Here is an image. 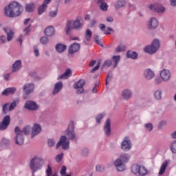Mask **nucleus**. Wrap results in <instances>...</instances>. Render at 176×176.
<instances>
[{
    "label": "nucleus",
    "instance_id": "27",
    "mask_svg": "<svg viewBox=\"0 0 176 176\" xmlns=\"http://www.w3.org/2000/svg\"><path fill=\"white\" fill-rule=\"evenodd\" d=\"M16 93V88L15 87H10L6 89L3 92V96H10V94H14Z\"/></svg>",
    "mask_w": 176,
    "mask_h": 176
},
{
    "label": "nucleus",
    "instance_id": "33",
    "mask_svg": "<svg viewBox=\"0 0 176 176\" xmlns=\"http://www.w3.org/2000/svg\"><path fill=\"white\" fill-rule=\"evenodd\" d=\"M34 9H35V4H34V3L26 4L25 10L28 12V13L34 12Z\"/></svg>",
    "mask_w": 176,
    "mask_h": 176
},
{
    "label": "nucleus",
    "instance_id": "4",
    "mask_svg": "<svg viewBox=\"0 0 176 176\" xmlns=\"http://www.w3.org/2000/svg\"><path fill=\"white\" fill-rule=\"evenodd\" d=\"M80 21H82V17L80 16H78L75 21H68L66 27L65 28V31L67 35L69 34V31H71V30H78L79 28H82L83 25L80 23Z\"/></svg>",
    "mask_w": 176,
    "mask_h": 176
},
{
    "label": "nucleus",
    "instance_id": "45",
    "mask_svg": "<svg viewBox=\"0 0 176 176\" xmlns=\"http://www.w3.org/2000/svg\"><path fill=\"white\" fill-rule=\"evenodd\" d=\"M101 65V61H98L96 66L94 67L91 70V74H94L95 71H97L100 69V66Z\"/></svg>",
    "mask_w": 176,
    "mask_h": 176
},
{
    "label": "nucleus",
    "instance_id": "6",
    "mask_svg": "<svg viewBox=\"0 0 176 176\" xmlns=\"http://www.w3.org/2000/svg\"><path fill=\"white\" fill-rule=\"evenodd\" d=\"M131 172L137 176H145L148 174V169L144 166L135 164L131 166Z\"/></svg>",
    "mask_w": 176,
    "mask_h": 176
},
{
    "label": "nucleus",
    "instance_id": "36",
    "mask_svg": "<svg viewBox=\"0 0 176 176\" xmlns=\"http://www.w3.org/2000/svg\"><path fill=\"white\" fill-rule=\"evenodd\" d=\"M124 6H126V1L124 0L118 1L115 4L116 9H120V8H123Z\"/></svg>",
    "mask_w": 176,
    "mask_h": 176
},
{
    "label": "nucleus",
    "instance_id": "17",
    "mask_svg": "<svg viewBox=\"0 0 176 176\" xmlns=\"http://www.w3.org/2000/svg\"><path fill=\"white\" fill-rule=\"evenodd\" d=\"M160 76L162 80L167 81L170 80L171 74H170V71H168V69H164L161 71Z\"/></svg>",
    "mask_w": 176,
    "mask_h": 176
},
{
    "label": "nucleus",
    "instance_id": "47",
    "mask_svg": "<svg viewBox=\"0 0 176 176\" xmlns=\"http://www.w3.org/2000/svg\"><path fill=\"white\" fill-rule=\"evenodd\" d=\"M63 157H64V154L61 153V154L56 155L55 159L58 163H60V162H61L63 160Z\"/></svg>",
    "mask_w": 176,
    "mask_h": 176
},
{
    "label": "nucleus",
    "instance_id": "40",
    "mask_svg": "<svg viewBox=\"0 0 176 176\" xmlns=\"http://www.w3.org/2000/svg\"><path fill=\"white\" fill-rule=\"evenodd\" d=\"M93 36V33L91 32V31L89 29L87 30L86 31V34H85V38L87 39V41H90V39H91V36Z\"/></svg>",
    "mask_w": 176,
    "mask_h": 176
},
{
    "label": "nucleus",
    "instance_id": "8",
    "mask_svg": "<svg viewBox=\"0 0 176 176\" xmlns=\"http://www.w3.org/2000/svg\"><path fill=\"white\" fill-rule=\"evenodd\" d=\"M148 8L150 10H152V12H156L157 13H164L166 10V8L160 3H155L154 5L150 4Z\"/></svg>",
    "mask_w": 176,
    "mask_h": 176
},
{
    "label": "nucleus",
    "instance_id": "54",
    "mask_svg": "<svg viewBox=\"0 0 176 176\" xmlns=\"http://www.w3.org/2000/svg\"><path fill=\"white\" fill-rule=\"evenodd\" d=\"M60 173L61 175H65V174H67V167H65V166H62Z\"/></svg>",
    "mask_w": 176,
    "mask_h": 176
},
{
    "label": "nucleus",
    "instance_id": "34",
    "mask_svg": "<svg viewBox=\"0 0 176 176\" xmlns=\"http://www.w3.org/2000/svg\"><path fill=\"white\" fill-rule=\"evenodd\" d=\"M120 159L122 160L123 163H127V162L130 160V155L127 153L122 154L120 156Z\"/></svg>",
    "mask_w": 176,
    "mask_h": 176
},
{
    "label": "nucleus",
    "instance_id": "42",
    "mask_svg": "<svg viewBox=\"0 0 176 176\" xmlns=\"http://www.w3.org/2000/svg\"><path fill=\"white\" fill-rule=\"evenodd\" d=\"M154 97L156 100H162V91H156L154 94Z\"/></svg>",
    "mask_w": 176,
    "mask_h": 176
},
{
    "label": "nucleus",
    "instance_id": "25",
    "mask_svg": "<svg viewBox=\"0 0 176 176\" xmlns=\"http://www.w3.org/2000/svg\"><path fill=\"white\" fill-rule=\"evenodd\" d=\"M144 74L146 79H148V80L155 78V73L153 71L151 70V69H146Z\"/></svg>",
    "mask_w": 176,
    "mask_h": 176
},
{
    "label": "nucleus",
    "instance_id": "32",
    "mask_svg": "<svg viewBox=\"0 0 176 176\" xmlns=\"http://www.w3.org/2000/svg\"><path fill=\"white\" fill-rule=\"evenodd\" d=\"M126 57L127 58H133V60H135V58L138 57V54L135 52L128 51L126 53Z\"/></svg>",
    "mask_w": 176,
    "mask_h": 176
},
{
    "label": "nucleus",
    "instance_id": "59",
    "mask_svg": "<svg viewBox=\"0 0 176 176\" xmlns=\"http://www.w3.org/2000/svg\"><path fill=\"white\" fill-rule=\"evenodd\" d=\"M155 83L156 85H160V83H162V78H160V77H157L155 78Z\"/></svg>",
    "mask_w": 176,
    "mask_h": 176
},
{
    "label": "nucleus",
    "instance_id": "30",
    "mask_svg": "<svg viewBox=\"0 0 176 176\" xmlns=\"http://www.w3.org/2000/svg\"><path fill=\"white\" fill-rule=\"evenodd\" d=\"M56 49L58 53H63V52L67 50V45L62 43H58L56 45Z\"/></svg>",
    "mask_w": 176,
    "mask_h": 176
},
{
    "label": "nucleus",
    "instance_id": "53",
    "mask_svg": "<svg viewBox=\"0 0 176 176\" xmlns=\"http://www.w3.org/2000/svg\"><path fill=\"white\" fill-rule=\"evenodd\" d=\"M47 144L49 146H54V145H56V142L53 139H49L47 141Z\"/></svg>",
    "mask_w": 176,
    "mask_h": 176
},
{
    "label": "nucleus",
    "instance_id": "2",
    "mask_svg": "<svg viewBox=\"0 0 176 176\" xmlns=\"http://www.w3.org/2000/svg\"><path fill=\"white\" fill-rule=\"evenodd\" d=\"M23 6L13 1L4 8V14L7 17H19L23 13Z\"/></svg>",
    "mask_w": 176,
    "mask_h": 176
},
{
    "label": "nucleus",
    "instance_id": "22",
    "mask_svg": "<svg viewBox=\"0 0 176 176\" xmlns=\"http://www.w3.org/2000/svg\"><path fill=\"white\" fill-rule=\"evenodd\" d=\"M159 25V22L157 19L155 18H151L148 23V28L149 30H155V28H157Z\"/></svg>",
    "mask_w": 176,
    "mask_h": 176
},
{
    "label": "nucleus",
    "instance_id": "15",
    "mask_svg": "<svg viewBox=\"0 0 176 176\" xmlns=\"http://www.w3.org/2000/svg\"><path fill=\"white\" fill-rule=\"evenodd\" d=\"M80 49V44L78 43H72L68 50V52L70 54H74V53H78Z\"/></svg>",
    "mask_w": 176,
    "mask_h": 176
},
{
    "label": "nucleus",
    "instance_id": "31",
    "mask_svg": "<svg viewBox=\"0 0 176 176\" xmlns=\"http://www.w3.org/2000/svg\"><path fill=\"white\" fill-rule=\"evenodd\" d=\"M130 97H131V91L129 89H124L122 91V98H124V100H129Z\"/></svg>",
    "mask_w": 176,
    "mask_h": 176
},
{
    "label": "nucleus",
    "instance_id": "64",
    "mask_svg": "<svg viewBox=\"0 0 176 176\" xmlns=\"http://www.w3.org/2000/svg\"><path fill=\"white\" fill-rule=\"evenodd\" d=\"M96 63H97L96 60H91V61L89 63V67H94V65L96 64Z\"/></svg>",
    "mask_w": 176,
    "mask_h": 176
},
{
    "label": "nucleus",
    "instance_id": "52",
    "mask_svg": "<svg viewBox=\"0 0 176 176\" xmlns=\"http://www.w3.org/2000/svg\"><path fill=\"white\" fill-rule=\"evenodd\" d=\"M9 111H12L14 108H16V102H12V103H9Z\"/></svg>",
    "mask_w": 176,
    "mask_h": 176
},
{
    "label": "nucleus",
    "instance_id": "63",
    "mask_svg": "<svg viewBox=\"0 0 176 176\" xmlns=\"http://www.w3.org/2000/svg\"><path fill=\"white\" fill-rule=\"evenodd\" d=\"M106 20L109 23H112V21H113V18H112V16H108Z\"/></svg>",
    "mask_w": 176,
    "mask_h": 176
},
{
    "label": "nucleus",
    "instance_id": "43",
    "mask_svg": "<svg viewBox=\"0 0 176 176\" xmlns=\"http://www.w3.org/2000/svg\"><path fill=\"white\" fill-rule=\"evenodd\" d=\"M126 50V47L123 45H119L116 49V53H119L120 52H123Z\"/></svg>",
    "mask_w": 176,
    "mask_h": 176
},
{
    "label": "nucleus",
    "instance_id": "1",
    "mask_svg": "<svg viewBox=\"0 0 176 176\" xmlns=\"http://www.w3.org/2000/svg\"><path fill=\"white\" fill-rule=\"evenodd\" d=\"M74 126V122L72 121L67 129L65 131L66 136H62L59 142L56 144V149L62 146L63 149L67 151L69 149V141L68 140H75V131Z\"/></svg>",
    "mask_w": 176,
    "mask_h": 176
},
{
    "label": "nucleus",
    "instance_id": "12",
    "mask_svg": "<svg viewBox=\"0 0 176 176\" xmlns=\"http://www.w3.org/2000/svg\"><path fill=\"white\" fill-rule=\"evenodd\" d=\"M52 2V0H44L43 4L38 8V13L39 16L43 14L47 10V6Z\"/></svg>",
    "mask_w": 176,
    "mask_h": 176
},
{
    "label": "nucleus",
    "instance_id": "14",
    "mask_svg": "<svg viewBox=\"0 0 176 176\" xmlns=\"http://www.w3.org/2000/svg\"><path fill=\"white\" fill-rule=\"evenodd\" d=\"M114 165L118 171H124L126 168V165L124 164V162H123V161L120 158L117 159L115 161Z\"/></svg>",
    "mask_w": 176,
    "mask_h": 176
},
{
    "label": "nucleus",
    "instance_id": "39",
    "mask_svg": "<svg viewBox=\"0 0 176 176\" xmlns=\"http://www.w3.org/2000/svg\"><path fill=\"white\" fill-rule=\"evenodd\" d=\"M0 144L1 146H8L10 144V141L6 138H3Z\"/></svg>",
    "mask_w": 176,
    "mask_h": 176
},
{
    "label": "nucleus",
    "instance_id": "21",
    "mask_svg": "<svg viewBox=\"0 0 176 176\" xmlns=\"http://www.w3.org/2000/svg\"><path fill=\"white\" fill-rule=\"evenodd\" d=\"M44 34L46 36H53L54 34H56V30H54V27L53 26H48L44 30Z\"/></svg>",
    "mask_w": 176,
    "mask_h": 176
},
{
    "label": "nucleus",
    "instance_id": "28",
    "mask_svg": "<svg viewBox=\"0 0 176 176\" xmlns=\"http://www.w3.org/2000/svg\"><path fill=\"white\" fill-rule=\"evenodd\" d=\"M21 69V60H17L12 65V72H17Z\"/></svg>",
    "mask_w": 176,
    "mask_h": 176
},
{
    "label": "nucleus",
    "instance_id": "61",
    "mask_svg": "<svg viewBox=\"0 0 176 176\" xmlns=\"http://www.w3.org/2000/svg\"><path fill=\"white\" fill-rule=\"evenodd\" d=\"M170 6H176V0H169Z\"/></svg>",
    "mask_w": 176,
    "mask_h": 176
},
{
    "label": "nucleus",
    "instance_id": "62",
    "mask_svg": "<svg viewBox=\"0 0 176 176\" xmlns=\"http://www.w3.org/2000/svg\"><path fill=\"white\" fill-rule=\"evenodd\" d=\"M34 53L36 57H38L39 56V50H38V49H34Z\"/></svg>",
    "mask_w": 176,
    "mask_h": 176
},
{
    "label": "nucleus",
    "instance_id": "49",
    "mask_svg": "<svg viewBox=\"0 0 176 176\" xmlns=\"http://www.w3.org/2000/svg\"><path fill=\"white\" fill-rule=\"evenodd\" d=\"M111 65H112V61L111 60H107L103 63L102 67L104 68V67H111Z\"/></svg>",
    "mask_w": 176,
    "mask_h": 176
},
{
    "label": "nucleus",
    "instance_id": "48",
    "mask_svg": "<svg viewBox=\"0 0 176 176\" xmlns=\"http://www.w3.org/2000/svg\"><path fill=\"white\" fill-rule=\"evenodd\" d=\"M104 116H105L104 113H101L100 115L97 116L96 118L97 123L98 124L101 123V119H102Z\"/></svg>",
    "mask_w": 176,
    "mask_h": 176
},
{
    "label": "nucleus",
    "instance_id": "50",
    "mask_svg": "<svg viewBox=\"0 0 176 176\" xmlns=\"http://www.w3.org/2000/svg\"><path fill=\"white\" fill-rule=\"evenodd\" d=\"M94 41L96 43H98V45H100V46H102V43H101V40H100V36L96 35L94 36Z\"/></svg>",
    "mask_w": 176,
    "mask_h": 176
},
{
    "label": "nucleus",
    "instance_id": "9",
    "mask_svg": "<svg viewBox=\"0 0 176 176\" xmlns=\"http://www.w3.org/2000/svg\"><path fill=\"white\" fill-rule=\"evenodd\" d=\"M131 142L130 141V138L125 137L124 140L121 143V149L122 151H130L131 149Z\"/></svg>",
    "mask_w": 176,
    "mask_h": 176
},
{
    "label": "nucleus",
    "instance_id": "56",
    "mask_svg": "<svg viewBox=\"0 0 176 176\" xmlns=\"http://www.w3.org/2000/svg\"><path fill=\"white\" fill-rule=\"evenodd\" d=\"M47 176H50L52 174V167L48 165L47 169L46 170Z\"/></svg>",
    "mask_w": 176,
    "mask_h": 176
},
{
    "label": "nucleus",
    "instance_id": "37",
    "mask_svg": "<svg viewBox=\"0 0 176 176\" xmlns=\"http://www.w3.org/2000/svg\"><path fill=\"white\" fill-rule=\"evenodd\" d=\"M58 14V8H56L55 10L50 11L49 16L50 17L54 18V17H57Z\"/></svg>",
    "mask_w": 176,
    "mask_h": 176
},
{
    "label": "nucleus",
    "instance_id": "44",
    "mask_svg": "<svg viewBox=\"0 0 176 176\" xmlns=\"http://www.w3.org/2000/svg\"><path fill=\"white\" fill-rule=\"evenodd\" d=\"M40 41H41V43H42L43 45H46L47 43H49V38L46 36L41 37Z\"/></svg>",
    "mask_w": 176,
    "mask_h": 176
},
{
    "label": "nucleus",
    "instance_id": "58",
    "mask_svg": "<svg viewBox=\"0 0 176 176\" xmlns=\"http://www.w3.org/2000/svg\"><path fill=\"white\" fill-rule=\"evenodd\" d=\"M6 42V36H0V43H5Z\"/></svg>",
    "mask_w": 176,
    "mask_h": 176
},
{
    "label": "nucleus",
    "instance_id": "51",
    "mask_svg": "<svg viewBox=\"0 0 176 176\" xmlns=\"http://www.w3.org/2000/svg\"><path fill=\"white\" fill-rule=\"evenodd\" d=\"M96 171H104V170H105V167L104 166V165H97L96 167Z\"/></svg>",
    "mask_w": 176,
    "mask_h": 176
},
{
    "label": "nucleus",
    "instance_id": "16",
    "mask_svg": "<svg viewBox=\"0 0 176 176\" xmlns=\"http://www.w3.org/2000/svg\"><path fill=\"white\" fill-rule=\"evenodd\" d=\"M25 108L29 111H36L38 109V104L34 102L28 100L25 104Z\"/></svg>",
    "mask_w": 176,
    "mask_h": 176
},
{
    "label": "nucleus",
    "instance_id": "46",
    "mask_svg": "<svg viewBox=\"0 0 176 176\" xmlns=\"http://www.w3.org/2000/svg\"><path fill=\"white\" fill-rule=\"evenodd\" d=\"M144 126L148 131H152V130H153V125L152 123L146 124H144Z\"/></svg>",
    "mask_w": 176,
    "mask_h": 176
},
{
    "label": "nucleus",
    "instance_id": "26",
    "mask_svg": "<svg viewBox=\"0 0 176 176\" xmlns=\"http://www.w3.org/2000/svg\"><path fill=\"white\" fill-rule=\"evenodd\" d=\"M168 166V161L165 160L160 168L159 175H163V174L166 173V168H167Z\"/></svg>",
    "mask_w": 176,
    "mask_h": 176
},
{
    "label": "nucleus",
    "instance_id": "20",
    "mask_svg": "<svg viewBox=\"0 0 176 176\" xmlns=\"http://www.w3.org/2000/svg\"><path fill=\"white\" fill-rule=\"evenodd\" d=\"M70 76H72V71L71 69L68 68L66 69L65 72L58 77V80H60V79H68Z\"/></svg>",
    "mask_w": 176,
    "mask_h": 176
},
{
    "label": "nucleus",
    "instance_id": "57",
    "mask_svg": "<svg viewBox=\"0 0 176 176\" xmlns=\"http://www.w3.org/2000/svg\"><path fill=\"white\" fill-rule=\"evenodd\" d=\"M87 155H89V149L85 148L82 151V156H87Z\"/></svg>",
    "mask_w": 176,
    "mask_h": 176
},
{
    "label": "nucleus",
    "instance_id": "23",
    "mask_svg": "<svg viewBox=\"0 0 176 176\" xmlns=\"http://www.w3.org/2000/svg\"><path fill=\"white\" fill-rule=\"evenodd\" d=\"M97 5L100 6V9L103 10V12H107L108 10V4L104 2L105 0H96Z\"/></svg>",
    "mask_w": 176,
    "mask_h": 176
},
{
    "label": "nucleus",
    "instance_id": "5",
    "mask_svg": "<svg viewBox=\"0 0 176 176\" xmlns=\"http://www.w3.org/2000/svg\"><path fill=\"white\" fill-rule=\"evenodd\" d=\"M43 164H45V160L41 157L35 156L30 160V168L32 171L35 173L38 170H41Z\"/></svg>",
    "mask_w": 176,
    "mask_h": 176
},
{
    "label": "nucleus",
    "instance_id": "24",
    "mask_svg": "<svg viewBox=\"0 0 176 176\" xmlns=\"http://www.w3.org/2000/svg\"><path fill=\"white\" fill-rule=\"evenodd\" d=\"M104 131L107 137H109L111 135V120H107L105 126L104 127Z\"/></svg>",
    "mask_w": 176,
    "mask_h": 176
},
{
    "label": "nucleus",
    "instance_id": "3",
    "mask_svg": "<svg viewBox=\"0 0 176 176\" xmlns=\"http://www.w3.org/2000/svg\"><path fill=\"white\" fill-rule=\"evenodd\" d=\"M30 131L31 126L30 125L25 126L23 129V131L20 129V127L16 126L14 129V133L16 134V137L14 138L15 144H16V145H23V144H24V138L23 137V134L28 135Z\"/></svg>",
    "mask_w": 176,
    "mask_h": 176
},
{
    "label": "nucleus",
    "instance_id": "13",
    "mask_svg": "<svg viewBox=\"0 0 176 176\" xmlns=\"http://www.w3.org/2000/svg\"><path fill=\"white\" fill-rule=\"evenodd\" d=\"M83 86H85V80L82 79L74 83V89H78L77 90V94H82V93H83V91H84Z\"/></svg>",
    "mask_w": 176,
    "mask_h": 176
},
{
    "label": "nucleus",
    "instance_id": "7",
    "mask_svg": "<svg viewBox=\"0 0 176 176\" xmlns=\"http://www.w3.org/2000/svg\"><path fill=\"white\" fill-rule=\"evenodd\" d=\"M159 47H160V41L155 39L153 41L151 45L145 47L144 52H146V53H149V54H153V53H156V52L159 50Z\"/></svg>",
    "mask_w": 176,
    "mask_h": 176
},
{
    "label": "nucleus",
    "instance_id": "38",
    "mask_svg": "<svg viewBox=\"0 0 176 176\" xmlns=\"http://www.w3.org/2000/svg\"><path fill=\"white\" fill-rule=\"evenodd\" d=\"M9 103H6L3 105V113L4 115H6L8 112H10V110H9Z\"/></svg>",
    "mask_w": 176,
    "mask_h": 176
},
{
    "label": "nucleus",
    "instance_id": "10",
    "mask_svg": "<svg viewBox=\"0 0 176 176\" xmlns=\"http://www.w3.org/2000/svg\"><path fill=\"white\" fill-rule=\"evenodd\" d=\"M35 89V85L34 84H25L23 86V91H25V95L23 96L24 99L27 100V96L28 94H31V93L34 92V89Z\"/></svg>",
    "mask_w": 176,
    "mask_h": 176
},
{
    "label": "nucleus",
    "instance_id": "35",
    "mask_svg": "<svg viewBox=\"0 0 176 176\" xmlns=\"http://www.w3.org/2000/svg\"><path fill=\"white\" fill-rule=\"evenodd\" d=\"M112 60L113 67L116 68V67H118L119 61H120V56H113L112 57Z\"/></svg>",
    "mask_w": 176,
    "mask_h": 176
},
{
    "label": "nucleus",
    "instance_id": "18",
    "mask_svg": "<svg viewBox=\"0 0 176 176\" xmlns=\"http://www.w3.org/2000/svg\"><path fill=\"white\" fill-rule=\"evenodd\" d=\"M41 131H42V127H41V125L38 124H34L32 127V138H34L35 135H38Z\"/></svg>",
    "mask_w": 176,
    "mask_h": 176
},
{
    "label": "nucleus",
    "instance_id": "55",
    "mask_svg": "<svg viewBox=\"0 0 176 176\" xmlns=\"http://www.w3.org/2000/svg\"><path fill=\"white\" fill-rule=\"evenodd\" d=\"M111 80H112V75H111V72H109L106 78V85H107L109 82H111Z\"/></svg>",
    "mask_w": 176,
    "mask_h": 176
},
{
    "label": "nucleus",
    "instance_id": "41",
    "mask_svg": "<svg viewBox=\"0 0 176 176\" xmlns=\"http://www.w3.org/2000/svg\"><path fill=\"white\" fill-rule=\"evenodd\" d=\"M170 151L173 153H176V140L172 142L170 144Z\"/></svg>",
    "mask_w": 176,
    "mask_h": 176
},
{
    "label": "nucleus",
    "instance_id": "11",
    "mask_svg": "<svg viewBox=\"0 0 176 176\" xmlns=\"http://www.w3.org/2000/svg\"><path fill=\"white\" fill-rule=\"evenodd\" d=\"M10 124V116H6L0 122V130H6Z\"/></svg>",
    "mask_w": 176,
    "mask_h": 176
},
{
    "label": "nucleus",
    "instance_id": "29",
    "mask_svg": "<svg viewBox=\"0 0 176 176\" xmlns=\"http://www.w3.org/2000/svg\"><path fill=\"white\" fill-rule=\"evenodd\" d=\"M63 89V82L61 81L56 82L54 85L53 94H57Z\"/></svg>",
    "mask_w": 176,
    "mask_h": 176
},
{
    "label": "nucleus",
    "instance_id": "60",
    "mask_svg": "<svg viewBox=\"0 0 176 176\" xmlns=\"http://www.w3.org/2000/svg\"><path fill=\"white\" fill-rule=\"evenodd\" d=\"M30 27H31V25H29L28 28H26L23 30V32L25 33V35H27V34H28V32H30Z\"/></svg>",
    "mask_w": 176,
    "mask_h": 176
},
{
    "label": "nucleus",
    "instance_id": "19",
    "mask_svg": "<svg viewBox=\"0 0 176 176\" xmlns=\"http://www.w3.org/2000/svg\"><path fill=\"white\" fill-rule=\"evenodd\" d=\"M3 31H5L7 34L8 42H10V41L13 39V36H14V32L9 28H3Z\"/></svg>",
    "mask_w": 176,
    "mask_h": 176
}]
</instances>
